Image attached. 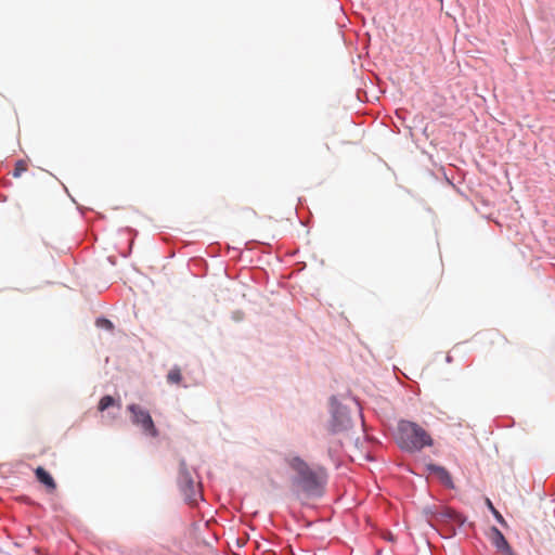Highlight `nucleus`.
Segmentation results:
<instances>
[{"instance_id": "7ed1b4c3", "label": "nucleus", "mask_w": 555, "mask_h": 555, "mask_svg": "<svg viewBox=\"0 0 555 555\" xmlns=\"http://www.w3.org/2000/svg\"><path fill=\"white\" fill-rule=\"evenodd\" d=\"M194 475L197 477L196 472L191 470L188 467L186 462L181 460L179 465L178 486L184 501L192 506L197 505L198 502L204 500L202 483L201 481L195 480Z\"/></svg>"}, {"instance_id": "f3484780", "label": "nucleus", "mask_w": 555, "mask_h": 555, "mask_svg": "<svg viewBox=\"0 0 555 555\" xmlns=\"http://www.w3.org/2000/svg\"><path fill=\"white\" fill-rule=\"evenodd\" d=\"M446 360H447V362H449V363H450V362L452 361L451 356H447V359H446Z\"/></svg>"}, {"instance_id": "0eeeda50", "label": "nucleus", "mask_w": 555, "mask_h": 555, "mask_svg": "<svg viewBox=\"0 0 555 555\" xmlns=\"http://www.w3.org/2000/svg\"><path fill=\"white\" fill-rule=\"evenodd\" d=\"M427 470L429 474L436 476L443 486L447 488H453L452 476L443 466L437 464H428Z\"/></svg>"}, {"instance_id": "ddd939ff", "label": "nucleus", "mask_w": 555, "mask_h": 555, "mask_svg": "<svg viewBox=\"0 0 555 555\" xmlns=\"http://www.w3.org/2000/svg\"><path fill=\"white\" fill-rule=\"evenodd\" d=\"M26 170V164L23 160H18L15 164V168L13 170V177L18 178Z\"/></svg>"}, {"instance_id": "9b49d317", "label": "nucleus", "mask_w": 555, "mask_h": 555, "mask_svg": "<svg viewBox=\"0 0 555 555\" xmlns=\"http://www.w3.org/2000/svg\"><path fill=\"white\" fill-rule=\"evenodd\" d=\"M115 403H116V401L112 396H109V395L103 396L99 402V410L101 412L106 411L111 406L115 405Z\"/></svg>"}, {"instance_id": "423d86ee", "label": "nucleus", "mask_w": 555, "mask_h": 555, "mask_svg": "<svg viewBox=\"0 0 555 555\" xmlns=\"http://www.w3.org/2000/svg\"><path fill=\"white\" fill-rule=\"evenodd\" d=\"M437 520L450 527L451 534H455V526L461 527L465 524L466 517L453 508L444 507L437 513Z\"/></svg>"}, {"instance_id": "39448f33", "label": "nucleus", "mask_w": 555, "mask_h": 555, "mask_svg": "<svg viewBox=\"0 0 555 555\" xmlns=\"http://www.w3.org/2000/svg\"><path fill=\"white\" fill-rule=\"evenodd\" d=\"M131 413V422L133 425L139 426L142 433L146 436L156 438L159 435L150 412L139 404L131 403L127 406Z\"/></svg>"}, {"instance_id": "f8f14e48", "label": "nucleus", "mask_w": 555, "mask_h": 555, "mask_svg": "<svg viewBox=\"0 0 555 555\" xmlns=\"http://www.w3.org/2000/svg\"><path fill=\"white\" fill-rule=\"evenodd\" d=\"M340 447H341V443L339 441H333L328 444L327 454L332 461L336 460Z\"/></svg>"}, {"instance_id": "2eb2a0df", "label": "nucleus", "mask_w": 555, "mask_h": 555, "mask_svg": "<svg viewBox=\"0 0 555 555\" xmlns=\"http://www.w3.org/2000/svg\"><path fill=\"white\" fill-rule=\"evenodd\" d=\"M488 504H489L490 508L492 509V512H493V514H494L495 518H496L500 522H503V517L501 516V514H500V513H498V512L494 509V507H493L492 503H491L489 500H488Z\"/></svg>"}, {"instance_id": "dca6fc26", "label": "nucleus", "mask_w": 555, "mask_h": 555, "mask_svg": "<svg viewBox=\"0 0 555 555\" xmlns=\"http://www.w3.org/2000/svg\"><path fill=\"white\" fill-rule=\"evenodd\" d=\"M502 555H516L513 548L509 546L508 550L502 552Z\"/></svg>"}, {"instance_id": "1a4fd4ad", "label": "nucleus", "mask_w": 555, "mask_h": 555, "mask_svg": "<svg viewBox=\"0 0 555 555\" xmlns=\"http://www.w3.org/2000/svg\"><path fill=\"white\" fill-rule=\"evenodd\" d=\"M491 542L501 553L511 546L504 534L496 527L491 528Z\"/></svg>"}, {"instance_id": "f257e3e1", "label": "nucleus", "mask_w": 555, "mask_h": 555, "mask_svg": "<svg viewBox=\"0 0 555 555\" xmlns=\"http://www.w3.org/2000/svg\"><path fill=\"white\" fill-rule=\"evenodd\" d=\"M289 468L294 472L292 476L293 487L308 499L322 498L327 483V475L323 468L312 469L300 456L296 455L288 461Z\"/></svg>"}, {"instance_id": "20e7f679", "label": "nucleus", "mask_w": 555, "mask_h": 555, "mask_svg": "<svg viewBox=\"0 0 555 555\" xmlns=\"http://www.w3.org/2000/svg\"><path fill=\"white\" fill-rule=\"evenodd\" d=\"M328 431L332 435L347 433L352 427V420L348 408L341 404L335 396L330 399Z\"/></svg>"}, {"instance_id": "4468645a", "label": "nucleus", "mask_w": 555, "mask_h": 555, "mask_svg": "<svg viewBox=\"0 0 555 555\" xmlns=\"http://www.w3.org/2000/svg\"><path fill=\"white\" fill-rule=\"evenodd\" d=\"M96 325L99 327H103V328L108 330V331H112L113 327H114L113 323L108 319H105V318L96 319Z\"/></svg>"}, {"instance_id": "f03ea898", "label": "nucleus", "mask_w": 555, "mask_h": 555, "mask_svg": "<svg viewBox=\"0 0 555 555\" xmlns=\"http://www.w3.org/2000/svg\"><path fill=\"white\" fill-rule=\"evenodd\" d=\"M397 443L401 450L415 453L424 448L433 447L434 439L417 423L400 420L397 426Z\"/></svg>"}, {"instance_id": "9d476101", "label": "nucleus", "mask_w": 555, "mask_h": 555, "mask_svg": "<svg viewBox=\"0 0 555 555\" xmlns=\"http://www.w3.org/2000/svg\"><path fill=\"white\" fill-rule=\"evenodd\" d=\"M182 380L181 371L178 366L172 367L167 374V382L169 384H179Z\"/></svg>"}, {"instance_id": "6e6552de", "label": "nucleus", "mask_w": 555, "mask_h": 555, "mask_svg": "<svg viewBox=\"0 0 555 555\" xmlns=\"http://www.w3.org/2000/svg\"><path fill=\"white\" fill-rule=\"evenodd\" d=\"M35 476L36 479L42 483L48 491H54L56 489V483L52 477V475L44 469L43 467L39 466L35 469Z\"/></svg>"}]
</instances>
